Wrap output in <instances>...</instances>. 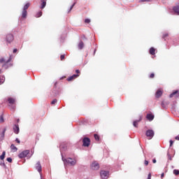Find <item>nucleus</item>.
Wrapping results in <instances>:
<instances>
[{
  "label": "nucleus",
  "instance_id": "obj_25",
  "mask_svg": "<svg viewBox=\"0 0 179 179\" xmlns=\"http://www.w3.org/2000/svg\"><path fill=\"white\" fill-rule=\"evenodd\" d=\"M5 83V76H1L0 77V85H2Z\"/></svg>",
  "mask_w": 179,
  "mask_h": 179
},
{
  "label": "nucleus",
  "instance_id": "obj_52",
  "mask_svg": "<svg viewBox=\"0 0 179 179\" xmlns=\"http://www.w3.org/2000/svg\"><path fill=\"white\" fill-rule=\"evenodd\" d=\"M152 163H156V159H152Z\"/></svg>",
  "mask_w": 179,
  "mask_h": 179
},
{
  "label": "nucleus",
  "instance_id": "obj_27",
  "mask_svg": "<svg viewBox=\"0 0 179 179\" xmlns=\"http://www.w3.org/2000/svg\"><path fill=\"white\" fill-rule=\"evenodd\" d=\"M41 16H43V12L38 11L37 14L36 15V17H41Z\"/></svg>",
  "mask_w": 179,
  "mask_h": 179
},
{
  "label": "nucleus",
  "instance_id": "obj_1",
  "mask_svg": "<svg viewBox=\"0 0 179 179\" xmlns=\"http://www.w3.org/2000/svg\"><path fill=\"white\" fill-rule=\"evenodd\" d=\"M8 101L9 103V107L12 108L13 109L15 108L16 100L15 99L9 97V98H8Z\"/></svg>",
  "mask_w": 179,
  "mask_h": 179
},
{
  "label": "nucleus",
  "instance_id": "obj_31",
  "mask_svg": "<svg viewBox=\"0 0 179 179\" xmlns=\"http://www.w3.org/2000/svg\"><path fill=\"white\" fill-rule=\"evenodd\" d=\"M4 122V120H3V115H1L0 116V123L2 124V122Z\"/></svg>",
  "mask_w": 179,
  "mask_h": 179
},
{
  "label": "nucleus",
  "instance_id": "obj_34",
  "mask_svg": "<svg viewBox=\"0 0 179 179\" xmlns=\"http://www.w3.org/2000/svg\"><path fill=\"white\" fill-rule=\"evenodd\" d=\"M6 160H7V162H8V163H12V158L8 157V158L6 159Z\"/></svg>",
  "mask_w": 179,
  "mask_h": 179
},
{
  "label": "nucleus",
  "instance_id": "obj_28",
  "mask_svg": "<svg viewBox=\"0 0 179 179\" xmlns=\"http://www.w3.org/2000/svg\"><path fill=\"white\" fill-rule=\"evenodd\" d=\"M94 138L95 141H100V136H99V135L97 134H94Z\"/></svg>",
  "mask_w": 179,
  "mask_h": 179
},
{
  "label": "nucleus",
  "instance_id": "obj_26",
  "mask_svg": "<svg viewBox=\"0 0 179 179\" xmlns=\"http://www.w3.org/2000/svg\"><path fill=\"white\" fill-rule=\"evenodd\" d=\"M6 155V152L5 151H3L2 152V155L0 156V159L1 160H3V159H5V155Z\"/></svg>",
  "mask_w": 179,
  "mask_h": 179
},
{
  "label": "nucleus",
  "instance_id": "obj_19",
  "mask_svg": "<svg viewBox=\"0 0 179 179\" xmlns=\"http://www.w3.org/2000/svg\"><path fill=\"white\" fill-rule=\"evenodd\" d=\"M85 47V43H83V41H80V43H78V48L79 50H83V48Z\"/></svg>",
  "mask_w": 179,
  "mask_h": 179
},
{
  "label": "nucleus",
  "instance_id": "obj_32",
  "mask_svg": "<svg viewBox=\"0 0 179 179\" xmlns=\"http://www.w3.org/2000/svg\"><path fill=\"white\" fill-rule=\"evenodd\" d=\"M60 59H61V61H64V59H65V55H62L60 56Z\"/></svg>",
  "mask_w": 179,
  "mask_h": 179
},
{
  "label": "nucleus",
  "instance_id": "obj_49",
  "mask_svg": "<svg viewBox=\"0 0 179 179\" xmlns=\"http://www.w3.org/2000/svg\"><path fill=\"white\" fill-rule=\"evenodd\" d=\"M164 178V173H163L161 174V178L163 179Z\"/></svg>",
  "mask_w": 179,
  "mask_h": 179
},
{
  "label": "nucleus",
  "instance_id": "obj_16",
  "mask_svg": "<svg viewBox=\"0 0 179 179\" xmlns=\"http://www.w3.org/2000/svg\"><path fill=\"white\" fill-rule=\"evenodd\" d=\"M13 131H14V132H15L16 134H19V131H20L19 124H15V125L13 127Z\"/></svg>",
  "mask_w": 179,
  "mask_h": 179
},
{
  "label": "nucleus",
  "instance_id": "obj_18",
  "mask_svg": "<svg viewBox=\"0 0 179 179\" xmlns=\"http://www.w3.org/2000/svg\"><path fill=\"white\" fill-rule=\"evenodd\" d=\"M27 17V10H22V19H26Z\"/></svg>",
  "mask_w": 179,
  "mask_h": 179
},
{
  "label": "nucleus",
  "instance_id": "obj_36",
  "mask_svg": "<svg viewBox=\"0 0 179 179\" xmlns=\"http://www.w3.org/2000/svg\"><path fill=\"white\" fill-rule=\"evenodd\" d=\"M85 23H87V24L90 23V20H89V19H85Z\"/></svg>",
  "mask_w": 179,
  "mask_h": 179
},
{
  "label": "nucleus",
  "instance_id": "obj_51",
  "mask_svg": "<svg viewBox=\"0 0 179 179\" xmlns=\"http://www.w3.org/2000/svg\"><path fill=\"white\" fill-rule=\"evenodd\" d=\"M175 139H176V141H179V136H176V137L175 138Z\"/></svg>",
  "mask_w": 179,
  "mask_h": 179
},
{
  "label": "nucleus",
  "instance_id": "obj_12",
  "mask_svg": "<svg viewBox=\"0 0 179 179\" xmlns=\"http://www.w3.org/2000/svg\"><path fill=\"white\" fill-rule=\"evenodd\" d=\"M36 169L38 171V173H40V174H41L42 168H41V164H40V162L36 163Z\"/></svg>",
  "mask_w": 179,
  "mask_h": 179
},
{
  "label": "nucleus",
  "instance_id": "obj_4",
  "mask_svg": "<svg viewBox=\"0 0 179 179\" xmlns=\"http://www.w3.org/2000/svg\"><path fill=\"white\" fill-rule=\"evenodd\" d=\"M83 145L87 148H89L90 146V138L85 137L83 140Z\"/></svg>",
  "mask_w": 179,
  "mask_h": 179
},
{
  "label": "nucleus",
  "instance_id": "obj_48",
  "mask_svg": "<svg viewBox=\"0 0 179 179\" xmlns=\"http://www.w3.org/2000/svg\"><path fill=\"white\" fill-rule=\"evenodd\" d=\"M167 155H168V157H169V160H171V156H170V154L168 153Z\"/></svg>",
  "mask_w": 179,
  "mask_h": 179
},
{
  "label": "nucleus",
  "instance_id": "obj_2",
  "mask_svg": "<svg viewBox=\"0 0 179 179\" xmlns=\"http://www.w3.org/2000/svg\"><path fill=\"white\" fill-rule=\"evenodd\" d=\"M13 40H15V37L13 36V34H8L6 36V43H8V44H10V43H12V41H13Z\"/></svg>",
  "mask_w": 179,
  "mask_h": 179
},
{
  "label": "nucleus",
  "instance_id": "obj_53",
  "mask_svg": "<svg viewBox=\"0 0 179 179\" xmlns=\"http://www.w3.org/2000/svg\"><path fill=\"white\" fill-rule=\"evenodd\" d=\"M150 1H152V0H149V2H150Z\"/></svg>",
  "mask_w": 179,
  "mask_h": 179
},
{
  "label": "nucleus",
  "instance_id": "obj_35",
  "mask_svg": "<svg viewBox=\"0 0 179 179\" xmlns=\"http://www.w3.org/2000/svg\"><path fill=\"white\" fill-rule=\"evenodd\" d=\"M153 78H155V73H152L150 75V78L153 79Z\"/></svg>",
  "mask_w": 179,
  "mask_h": 179
},
{
  "label": "nucleus",
  "instance_id": "obj_5",
  "mask_svg": "<svg viewBox=\"0 0 179 179\" xmlns=\"http://www.w3.org/2000/svg\"><path fill=\"white\" fill-rule=\"evenodd\" d=\"M145 135L149 139H152L155 136V131L153 130L149 129L145 132Z\"/></svg>",
  "mask_w": 179,
  "mask_h": 179
},
{
  "label": "nucleus",
  "instance_id": "obj_47",
  "mask_svg": "<svg viewBox=\"0 0 179 179\" xmlns=\"http://www.w3.org/2000/svg\"><path fill=\"white\" fill-rule=\"evenodd\" d=\"M13 52L14 54L16 53V52H17V49H14L13 51Z\"/></svg>",
  "mask_w": 179,
  "mask_h": 179
},
{
  "label": "nucleus",
  "instance_id": "obj_3",
  "mask_svg": "<svg viewBox=\"0 0 179 179\" xmlns=\"http://www.w3.org/2000/svg\"><path fill=\"white\" fill-rule=\"evenodd\" d=\"M29 153H30V150H24L18 155V157L20 159H23L24 157H27V155H29Z\"/></svg>",
  "mask_w": 179,
  "mask_h": 179
},
{
  "label": "nucleus",
  "instance_id": "obj_13",
  "mask_svg": "<svg viewBox=\"0 0 179 179\" xmlns=\"http://www.w3.org/2000/svg\"><path fill=\"white\" fill-rule=\"evenodd\" d=\"M146 118L148 120V121H153L155 119V115L153 114H148Z\"/></svg>",
  "mask_w": 179,
  "mask_h": 179
},
{
  "label": "nucleus",
  "instance_id": "obj_20",
  "mask_svg": "<svg viewBox=\"0 0 179 179\" xmlns=\"http://www.w3.org/2000/svg\"><path fill=\"white\" fill-rule=\"evenodd\" d=\"M5 132H6V129H4L2 134H0V141L3 140V138H5Z\"/></svg>",
  "mask_w": 179,
  "mask_h": 179
},
{
  "label": "nucleus",
  "instance_id": "obj_45",
  "mask_svg": "<svg viewBox=\"0 0 179 179\" xmlns=\"http://www.w3.org/2000/svg\"><path fill=\"white\" fill-rule=\"evenodd\" d=\"M76 73H77V75H79V73H80V71L79 70H76Z\"/></svg>",
  "mask_w": 179,
  "mask_h": 179
},
{
  "label": "nucleus",
  "instance_id": "obj_33",
  "mask_svg": "<svg viewBox=\"0 0 179 179\" xmlns=\"http://www.w3.org/2000/svg\"><path fill=\"white\" fill-rule=\"evenodd\" d=\"M75 5H76V3H74L70 8V10L69 12H71V10H72V9H73V6H75Z\"/></svg>",
  "mask_w": 179,
  "mask_h": 179
},
{
  "label": "nucleus",
  "instance_id": "obj_46",
  "mask_svg": "<svg viewBox=\"0 0 179 179\" xmlns=\"http://www.w3.org/2000/svg\"><path fill=\"white\" fill-rule=\"evenodd\" d=\"M141 2H149V0H141Z\"/></svg>",
  "mask_w": 179,
  "mask_h": 179
},
{
  "label": "nucleus",
  "instance_id": "obj_10",
  "mask_svg": "<svg viewBox=\"0 0 179 179\" xmlns=\"http://www.w3.org/2000/svg\"><path fill=\"white\" fill-rule=\"evenodd\" d=\"M77 78H79V75L78 74H74V75L69 77L67 78V81L68 82H72V80H75V79H76Z\"/></svg>",
  "mask_w": 179,
  "mask_h": 179
},
{
  "label": "nucleus",
  "instance_id": "obj_40",
  "mask_svg": "<svg viewBox=\"0 0 179 179\" xmlns=\"http://www.w3.org/2000/svg\"><path fill=\"white\" fill-rule=\"evenodd\" d=\"M148 179H152V174L150 173L148 174Z\"/></svg>",
  "mask_w": 179,
  "mask_h": 179
},
{
  "label": "nucleus",
  "instance_id": "obj_21",
  "mask_svg": "<svg viewBox=\"0 0 179 179\" xmlns=\"http://www.w3.org/2000/svg\"><path fill=\"white\" fill-rule=\"evenodd\" d=\"M41 2L42 3L41 6V9H44L45 8V6L47 5V2L45 1V0H42Z\"/></svg>",
  "mask_w": 179,
  "mask_h": 179
},
{
  "label": "nucleus",
  "instance_id": "obj_22",
  "mask_svg": "<svg viewBox=\"0 0 179 179\" xmlns=\"http://www.w3.org/2000/svg\"><path fill=\"white\" fill-rule=\"evenodd\" d=\"M150 54L151 55H155V54H156V49H155V48H150Z\"/></svg>",
  "mask_w": 179,
  "mask_h": 179
},
{
  "label": "nucleus",
  "instance_id": "obj_37",
  "mask_svg": "<svg viewBox=\"0 0 179 179\" xmlns=\"http://www.w3.org/2000/svg\"><path fill=\"white\" fill-rule=\"evenodd\" d=\"M144 164H145V166H148L149 162L148 160H145Z\"/></svg>",
  "mask_w": 179,
  "mask_h": 179
},
{
  "label": "nucleus",
  "instance_id": "obj_9",
  "mask_svg": "<svg viewBox=\"0 0 179 179\" xmlns=\"http://www.w3.org/2000/svg\"><path fill=\"white\" fill-rule=\"evenodd\" d=\"M10 61H12V57H10L8 60H6L4 58H1L0 59V64H9V62H10Z\"/></svg>",
  "mask_w": 179,
  "mask_h": 179
},
{
  "label": "nucleus",
  "instance_id": "obj_23",
  "mask_svg": "<svg viewBox=\"0 0 179 179\" xmlns=\"http://www.w3.org/2000/svg\"><path fill=\"white\" fill-rule=\"evenodd\" d=\"M10 149L12 152H17V148H16V146H15L13 144L10 145Z\"/></svg>",
  "mask_w": 179,
  "mask_h": 179
},
{
  "label": "nucleus",
  "instance_id": "obj_24",
  "mask_svg": "<svg viewBox=\"0 0 179 179\" xmlns=\"http://www.w3.org/2000/svg\"><path fill=\"white\" fill-rule=\"evenodd\" d=\"M29 7H30V3H27V4L24 5L23 10H27Z\"/></svg>",
  "mask_w": 179,
  "mask_h": 179
},
{
  "label": "nucleus",
  "instance_id": "obj_8",
  "mask_svg": "<svg viewBox=\"0 0 179 179\" xmlns=\"http://www.w3.org/2000/svg\"><path fill=\"white\" fill-rule=\"evenodd\" d=\"M91 169L92 170H99V169H100V165L96 162H94L92 164Z\"/></svg>",
  "mask_w": 179,
  "mask_h": 179
},
{
  "label": "nucleus",
  "instance_id": "obj_17",
  "mask_svg": "<svg viewBox=\"0 0 179 179\" xmlns=\"http://www.w3.org/2000/svg\"><path fill=\"white\" fill-rule=\"evenodd\" d=\"M60 150H62V152H65V150H66V144L65 143H62L60 145Z\"/></svg>",
  "mask_w": 179,
  "mask_h": 179
},
{
  "label": "nucleus",
  "instance_id": "obj_29",
  "mask_svg": "<svg viewBox=\"0 0 179 179\" xmlns=\"http://www.w3.org/2000/svg\"><path fill=\"white\" fill-rule=\"evenodd\" d=\"M175 94H178V90L175 91L174 92H173L172 94H170V97H173L175 96Z\"/></svg>",
  "mask_w": 179,
  "mask_h": 179
},
{
  "label": "nucleus",
  "instance_id": "obj_11",
  "mask_svg": "<svg viewBox=\"0 0 179 179\" xmlns=\"http://www.w3.org/2000/svg\"><path fill=\"white\" fill-rule=\"evenodd\" d=\"M163 95V91L162 90H157V91L155 93V97L157 99H159V97H162Z\"/></svg>",
  "mask_w": 179,
  "mask_h": 179
},
{
  "label": "nucleus",
  "instance_id": "obj_42",
  "mask_svg": "<svg viewBox=\"0 0 179 179\" xmlns=\"http://www.w3.org/2000/svg\"><path fill=\"white\" fill-rule=\"evenodd\" d=\"M15 142H17V143H20V140H19V138H16Z\"/></svg>",
  "mask_w": 179,
  "mask_h": 179
},
{
  "label": "nucleus",
  "instance_id": "obj_50",
  "mask_svg": "<svg viewBox=\"0 0 179 179\" xmlns=\"http://www.w3.org/2000/svg\"><path fill=\"white\" fill-rule=\"evenodd\" d=\"M57 85H58V82H56L54 85L55 87H57Z\"/></svg>",
  "mask_w": 179,
  "mask_h": 179
},
{
  "label": "nucleus",
  "instance_id": "obj_15",
  "mask_svg": "<svg viewBox=\"0 0 179 179\" xmlns=\"http://www.w3.org/2000/svg\"><path fill=\"white\" fill-rule=\"evenodd\" d=\"M173 12L179 15V3L173 8Z\"/></svg>",
  "mask_w": 179,
  "mask_h": 179
},
{
  "label": "nucleus",
  "instance_id": "obj_44",
  "mask_svg": "<svg viewBox=\"0 0 179 179\" xmlns=\"http://www.w3.org/2000/svg\"><path fill=\"white\" fill-rule=\"evenodd\" d=\"M162 106L164 108H166V106L164 105V102H162Z\"/></svg>",
  "mask_w": 179,
  "mask_h": 179
},
{
  "label": "nucleus",
  "instance_id": "obj_41",
  "mask_svg": "<svg viewBox=\"0 0 179 179\" xmlns=\"http://www.w3.org/2000/svg\"><path fill=\"white\" fill-rule=\"evenodd\" d=\"M167 36H169V34H165L163 35V38H166V37H167Z\"/></svg>",
  "mask_w": 179,
  "mask_h": 179
},
{
  "label": "nucleus",
  "instance_id": "obj_6",
  "mask_svg": "<svg viewBox=\"0 0 179 179\" xmlns=\"http://www.w3.org/2000/svg\"><path fill=\"white\" fill-rule=\"evenodd\" d=\"M66 162L68 163V164H70V166H75V164H76V159H72V158H67L66 159Z\"/></svg>",
  "mask_w": 179,
  "mask_h": 179
},
{
  "label": "nucleus",
  "instance_id": "obj_38",
  "mask_svg": "<svg viewBox=\"0 0 179 179\" xmlns=\"http://www.w3.org/2000/svg\"><path fill=\"white\" fill-rule=\"evenodd\" d=\"M169 142H170V148H171V146H173V144L174 143V141L171 140Z\"/></svg>",
  "mask_w": 179,
  "mask_h": 179
},
{
  "label": "nucleus",
  "instance_id": "obj_54",
  "mask_svg": "<svg viewBox=\"0 0 179 179\" xmlns=\"http://www.w3.org/2000/svg\"><path fill=\"white\" fill-rule=\"evenodd\" d=\"M0 73H1V69H0Z\"/></svg>",
  "mask_w": 179,
  "mask_h": 179
},
{
  "label": "nucleus",
  "instance_id": "obj_7",
  "mask_svg": "<svg viewBox=\"0 0 179 179\" xmlns=\"http://www.w3.org/2000/svg\"><path fill=\"white\" fill-rule=\"evenodd\" d=\"M101 177L102 179H107L108 178V171H101L100 173Z\"/></svg>",
  "mask_w": 179,
  "mask_h": 179
},
{
  "label": "nucleus",
  "instance_id": "obj_14",
  "mask_svg": "<svg viewBox=\"0 0 179 179\" xmlns=\"http://www.w3.org/2000/svg\"><path fill=\"white\" fill-rule=\"evenodd\" d=\"M141 121H142V117H140L139 120H135L133 123L134 127H135V128H138V123L141 122Z\"/></svg>",
  "mask_w": 179,
  "mask_h": 179
},
{
  "label": "nucleus",
  "instance_id": "obj_39",
  "mask_svg": "<svg viewBox=\"0 0 179 179\" xmlns=\"http://www.w3.org/2000/svg\"><path fill=\"white\" fill-rule=\"evenodd\" d=\"M55 103H57V99L52 101L51 104H55Z\"/></svg>",
  "mask_w": 179,
  "mask_h": 179
},
{
  "label": "nucleus",
  "instance_id": "obj_30",
  "mask_svg": "<svg viewBox=\"0 0 179 179\" xmlns=\"http://www.w3.org/2000/svg\"><path fill=\"white\" fill-rule=\"evenodd\" d=\"M173 174L176 176H179V170L178 169L173 170Z\"/></svg>",
  "mask_w": 179,
  "mask_h": 179
},
{
  "label": "nucleus",
  "instance_id": "obj_43",
  "mask_svg": "<svg viewBox=\"0 0 179 179\" xmlns=\"http://www.w3.org/2000/svg\"><path fill=\"white\" fill-rule=\"evenodd\" d=\"M81 38H82L83 40H86V36H85V35H83L82 37H81Z\"/></svg>",
  "mask_w": 179,
  "mask_h": 179
}]
</instances>
